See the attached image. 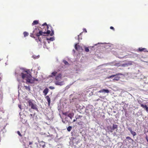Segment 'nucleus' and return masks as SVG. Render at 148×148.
<instances>
[{
    "label": "nucleus",
    "mask_w": 148,
    "mask_h": 148,
    "mask_svg": "<svg viewBox=\"0 0 148 148\" xmlns=\"http://www.w3.org/2000/svg\"><path fill=\"white\" fill-rule=\"evenodd\" d=\"M40 27H37L34 29L33 33L36 35V36L38 37V39L39 41L41 42L42 41V39L40 37V36L41 35L45 36V34H49L51 32V31L50 30H47L46 32H43L40 29Z\"/></svg>",
    "instance_id": "obj_1"
},
{
    "label": "nucleus",
    "mask_w": 148,
    "mask_h": 148,
    "mask_svg": "<svg viewBox=\"0 0 148 148\" xmlns=\"http://www.w3.org/2000/svg\"><path fill=\"white\" fill-rule=\"evenodd\" d=\"M30 73L29 70H27L24 71L23 72L21 73L22 78L23 79H25L26 80V83H33L34 81V80L31 79L32 76L30 74Z\"/></svg>",
    "instance_id": "obj_2"
},
{
    "label": "nucleus",
    "mask_w": 148,
    "mask_h": 148,
    "mask_svg": "<svg viewBox=\"0 0 148 148\" xmlns=\"http://www.w3.org/2000/svg\"><path fill=\"white\" fill-rule=\"evenodd\" d=\"M62 76L61 74L59 73L56 76L55 79L56 81L55 82V84L56 85L61 86L63 85L62 83L63 82H60L59 81L62 79Z\"/></svg>",
    "instance_id": "obj_3"
},
{
    "label": "nucleus",
    "mask_w": 148,
    "mask_h": 148,
    "mask_svg": "<svg viewBox=\"0 0 148 148\" xmlns=\"http://www.w3.org/2000/svg\"><path fill=\"white\" fill-rule=\"evenodd\" d=\"M28 103H29V106H30L32 109L36 110H38L37 105L36 104L34 103L31 101L29 100L28 101Z\"/></svg>",
    "instance_id": "obj_4"
},
{
    "label": "nucleus",
    "mask_w": 148,
    "mask_h": 148,
    "mask_svg": "<svg viewBox=\"0 0 148 148\" xmlns=\"http://www.w3.org/2000/svg\"><path fill=\"white\" fill-rule=\"evenodd\" d=\"M98 92L100 93H109L110 91L108 89H103L101 90H100Z\"/></svg>",
    "instance_id": "obj_5"
},
{
    "label": "nucleus",
    "mask_w": 148,
    "mask_h": 148,
    "mask_svg": "<svg viewBox=\"0 0 148 148\" xmlns=\"http://www.w3.org/2000/svg\"><path fill=\"white\" fill-rule=\"evenodd\" d=\"M140 106L143 108L145 109L147 112L148 113V107L146 105H144L143 104H141Z\"/></svg>",
    "instance_id": "obj_6"
},
{
    "label": "nucleus",
    "mask_w": 148,
    "mask_h": 148,
    "mask_svg": "<svg viewBox=\"0 0 148 148\" xmlns=\"http://www.w3.org/2000/svg\"><path fill=\"white\" fill-rule=\"evenodd\" d=\"M77 44H76L75 46V47L76 50L79 51L80 49H81L82 47L79 45H77Z\"/></svg>",
    "instance_id": "obj_7"
},
{
    "label": "nucleus",
    "mask_w": 148,
    "mask_h": 148,
    "mask_svg": "<svg viewBox=\"0 0 148 148\" xmlns=\"http://www.w3.org/2000/svg\"><path fill=\"white\" fill-rule=\"evenodd\" d=\"M118 126L116 124H113V126L112 127H110V129L111 130V131L112 132V131L114 130L115 129H116L117 128Z\"/></svg>",
    "instance_id": "obj_8"
},
{
    "label": "nucleus",
    "mask_w": 148,
    "mask_h": 148,
    "mask_svg": "<svg viewBox=\"0 0 148 148\" xmlns=\"http://www.w3.org/2000/svg\"><path fill=\"white\" fill-rule=\"evenodd\" d=\"M46 98L47 99V101H48V104L49 106H50V103H51V99L50 97H49V96L48 95H47L46 97Z\"/></svg>",
    "instance_id": "obj_9"
},
{
    "label": "nucleus",
    "mask_w": 148,
    "mask_h": 148,
    "mask_svg": "<svg viewBox=\"0 0 148 148\" xmlns=\"http://www.w3.org/2000/svg\"><path fill=\"white\" fill-rule=\"evenodd\" d=\"M49 92V89L47 88H45L43 91L45 95H46Z\"/></svg>",
    "instance_id": "obj_10"
},
{
    "label": "nucleus",
    "mask_w": 148,
    "mask_h": 148,
    "mask_svg": "<svg viewBox=\"0 0 148 148\" xmlns=\"http://www.w3.org/2000/svg\"><path fill=\"white\" fill-rule=\"evenodd\" d=\"M47 40H50L51 41H53L54 40V38L53 37H50V38H47ZM49 43H50V42L48 41Z\"/></svg>",
    "instance_id": "obj_11"
},
{
    "label": "nucleus",
    "mask_w": 148,
    "mask_h": 148,
    "mask_svg": "<svg viewBox=\"0 0 148 148\" xmlns=\"http://www.w3.org/2000/svg\"><path fill=\"white\" fill-rule=\"evenodd\" d=\"M129 65H130L129 63H125L124 64H121V66L123 67H125L128 66Z\"/></svg>",
    "instance_id": "obj_12"
},
{
    "label": "nucleus",
    "mask_w": 148,
    "mask_h": 148,
    "mask_svg": "<svg viewBox=\"0 0 148 148\" xmlns=\"http://www.w3.org/2000/svg\"><path fill=\"white\" fill-rule=\"evenodd\" d=\"M38 23V21L37 20H35L34 21L33 23H32V25H37Z\"/></svg>",
    "instance_id": "obj_13"
},
{
    "label": "nucleus",
    "mask_w": 148,
    "mask_h": 148,
    "mask_svg": "<svg viewBox=\"0 0 148 148\" xmlns=\"http://www.w3.org/2000/svg\"><path fill=\"white\" fill-rule=\"evenodd\" d=\"M24 87H25V89L29 91H30V89L29 86H25Z\"/></svg>",
    "instance_id": "obj_14"
},
{
    "label": "nucleus",
    "mask_w": 148,
    "mask_h": 148,
    "mask_svg": "<svg viewBox=\"0 0 148 148\" xmlns=\"http://www.w3.org/2000/svg\"><path fill=\"white\" fill-rule=\"evenodd\" d=\"M57 72L56 71H54V72H52L51 73V74H52L51 77H52V76H55L57 74Z\"/></svg>",
    "instance_id": "obj_15"
},
{
    "label": "nucleus",
    "mask_w": 148,
    "mask_h": 148,
    "mask_svg": "<svg viewBox=\"0 0 148 148\" xmlns=\"http://www.w3.org/2000/svg\"><path fill=\"white\" fill-rule=\"evenodd\" d=\"M23 34L24 35V37H26L27 36H28L29 34L27 32H23Z\"/></svg>",
    "instance_id": "obj_16"
},
{
    "label": "nucleus",
    "mask_w": 148,
    "mask_h": 148,
    "mask_svg": "<svg viewBox=\"0 0 148 148\" xmlns=\"http://www.w3.org/2000/svg\"><path fill=\"white\" fill-rule=\"evenodd\" d=\"M73 114L72 113H69L68 115V116L70 117L71 119H72V116H73Z\"/></svg>",
    "instance_id": "obj_17"
},
{
    "label": "nucleus",
    "mask_w": 148,
    "mask_h": 148,
    "mask_svg": "<svg viewBox=\"0 0 148 148\" xmlns=\"http://www.w3.org/2000/svg\"><path fill=\"white\" fill-rule=\"evenodd\" d=\"M120 77H119L116 76L113 79V80H116V81H118Z\"/></svg>",
    "instance_id": "obj_18"
},
{
    "label": "nucleus",
    "mask_w": 148,
    "mask_h": 148,
    "mask_svg": "<svg viewBox=\"0 0 148 148\" xmlns=\"http://www.w3.org/2000/svg\"><path fill=\"white\" fill-rule=\"evenodd\" d=\"M44 25H46L47 27V30H49L48 29L49 28V26L46 23H44L43 24H42V26H43Z\"/></svg>",
    "instance_id": "obj_19"
},
{
    "label": "nucleus",
    "mask_w": 148,
    "mask_h": 148,
    "mask_svg": "<svg viewBox=\"0 0 148 148\" xmlns=\"http://www.w3.org/2000/svg\"><path fill=\"white\" fill-rule=\"evenodd\" d=\"M130 133L133 135V136H136V133L135 132L133 131H132V132H131Z\"/></svg>",
    "instance_id": "obj_20"
},
{
    "label": "nucleus",
    "mask_w": 148,
    "mask_h": 148,
    "mask_svg": "<svg viewBox=\"0 0 148 148\" xmlns=\"http://www.w3.org/2000/svg\"><path fill=\"white\" fill-rule=\"evenodd\" d=\"M105 43H98L97 44H95L94 45V46H93V47L95 46H97L98 45H99L102 44H103Z\"/></svg>",
    "instance_id": "obj_21"
},
{
    "label": "nucleus",
    "mask_w": 148,
    "mask_h": 148,
    "mask_svg": "<svg viewBox=\"0 0 148 148\" xmlns=\"http://www.w3.org/2000/svg\"><path fill=\"white\" fill-rule=\"evenodd\" d=\"M72 129V127L71 126H69L67 128V130L68 131L70 132Z\"/></svg>",
    "instance_id": "obj_22"
},
{
    "label": "nucleus",
    "mask_w": 148,
    "mask_h": 148,
    "mask_svg": "<svg viewBox=\"0 0 148 148\" xmlns=\"http://www.w3.org/2000/svg\"><path fill=\"white\" fill-rule=\"evenodd\" d=\"M30 36L32 38H35V37L34 36V34L33 33H31Z\"/></svg>",
    "instance_id": "obj_23"
},
{
    "label": "nucleus",
    "mask_w": 148,
    "mask_h": 148,
    "mask_svg": "<svg viewBox=\"0 0 148 148\" xmlns=\"http://www.w3.org/2000/svg\"><path fill=\"white\" fill-rule=\"evenodd\" d=\"M63 62L66 65H67L69 64L68 62L65 60H63Z\"/></svg>",
    "instance_id": "obj_24"
},
{
    "label": "nucleus",
    "mask_w": 148,
    "mask_h": 148,
    "mask_svg": "<svg viewBox=\"0 0 148 148\" xmlns=\"http://www.w3.org/2000/svg\"><path fill=\"white\" fill-rule=\"evenodd\" d=\"M145 49H146L145 48H139V51H144Z\"/></svg>",
    "instance_id": "obj_25"
},
{
    "label": "nucleus",
    "mask_w": 148,
    "mask_h": 148,
    "mask_svg": "<svg viewBox=\"0 0 148 148\" xmlns=\"http://www.w3.org/2000/svg\"><path fill=\"white\" fill-rule=\"evenodd\" d=\"M85 50L86 52H88L89 51V49L88 47H86L85 48Z\"/></svg>",
    "instance_id": "obj_26"
},
{
    "label": "nucleus",
    "mask_w": 148,
    "mask_h": 148,
    "mask_svg": "<svg viewBox=\"0 0 148 148\" xmlns=\"http://www.w3.org/2000/svg\"><path fill=\"white\" fill-rule=\"evenodd\" d=\"M51 29V33L50 34V36H53L54 34V31Z\"/></svg>",
    "instance_id": "obj_27"
},
{
    "label": "nucleus",
    "mask_w": 148,
    "mask_h": 148,
    "mask_svg": "<svg viewBox=\"0 0 148 148\" xmlns=\"http://www.w3.org/2000/svg\"><path fill=\"white\" fill-rule=\"evenodd\" d=\"M116 76V75H110L108 77V78H112V77H114Z\"/></svg>",
    "instance_id": "obj_28"
},
{
    "label": "nucleus",
    "mask_w": 148,
    "mask_h": 148,
    "mask_svg": "<svg viewBox=\"0 0 148 148\" xmlns=\"http://www.w3.org/2000/svg\"><path fill=\"white\" fill-rule=\"evenodd\" d=\"M126 139H128L129 140H131L132 141H133V140L129 136H127L126 137Z\"/></svg>",
    "instance_id": "obj_29"
},
{
    "label": "nucleus",
    "mask_w": 148,
    "mask_h": 148,
    "mask_svg": "<svg viewBox=\"0 0 148 148\" xmlns=\"http://www.w3.org/2000/svg\"><path fill=\"white\" fill-rule=\"evenodd\" d=\"M82 33H80V34H79V35H78V40L79 41V40H80V39H82V38H81V39H80V38H79V36H80V35H82Z\"/></svg>",
    "instance_id": "obj_30"
},
{
    "label": "nucleus",
    "mask_w": 148,
    "mask_h": 148,
    "mask_svg": "<svg viewBox=\"0 0 148 148\" xmlns=\"http://www.w3.org/2000/svg\"><path fill=\"white\" fill-rule=\"evenodd\" d=\"M18 134L20 136H22V135L21 134V133H20V132L19 131H18L17 132Z\"/></svg>",
    "instance_id": "obj_31"
},
{
    "label": "nucleus",
    "mask_w": 148,
    "mask_h": 148,
    "mask_svg": "<svg viewBox=\"0 0 148 148\" xmlns=\"http://www.w3.org/2000/svg\"><path fill=\"white\" fill-rule=\"evenodd\" d=\"M49 88L50 89H52V90L54 89H55L54 87L53 86H50L49 87Z\"/></svg>",
    "instance_id": "obj_32"
},
{
    "label": "nucleus",
    "mask_w": 148,
    "mask_h": 148,
    "mask_svg": "<svg viewBox=\"0 0 148 148\" xmlns=\"http://www.w3.org/2000/svg\"><path fill=\"white\" fill-rule=\"evenodd\" d=\"M128 130L130 131V132H132V128H130V127H129L128 128Z\"/></svg>",
    "instance_id": "obj_33"
},
{
    "label": "nucleus",
    "mask_w": 148,
    "mask_h": 148,
    "mask_svg": "<svg viewBox=\"0 0 148 148\" xmlns=\"http://www.w3.org/2000/svg\"><path fill=\"white\" fill-rule=\"evenodd\" d=\"M82 117V116L79 115V116H78V117L76 119H79V118H81Z\"/></svg>",
    "instance_id": "obj_34"
},
{
    "label": "nucleus",
    "mask_w": 148,
    "mask_h": 148,
    "mask_svg": "<svg viewBox=\"0 0 148 148\" xmlns=\"http://www.w3.org/2000/svg\"><path fill=\"white\" fill-rule=\"evenodd\" d=\"M18 107L20 108L21 110V105H18Z\"/></svg>",
    "instance_id": "obj_35"
},
{
    "label": "nucleus",
    "mask_w": 148,
    "mask_h": 148,
    "mask_svg": "<svg viewBox=\"0 0 148 148\" xmlns=\"http://www.w3.org/2000/svg\"><path fill=\"white\" fill-rule=\"evenodd\" d=\"M110 28L111 29H113V30H114V28L112 26L110 27Z\"/></svg>",
    "instance_id": "obj_36"
},
{
    "label": "nucleus",
    "mask_w": 148,
    "mask_h": 148,
    "mask_svg": "<svg viewBox=\"0 0 148 148\" xmlns=\"http://www.w3.org/2000/svg\"><path fill=\"white\" fill-rule=\"evenodd\" d=\"M30 117L31 118V117H34V115H33V116H33V115L32 114H31L30 115Z\"/></svg>",
    "instance_id": "obj_37"
},
{
    "label": "nucleus",
    "mask_w": 148,
    "mask_h": 148,
    "mask_svg": "<svg viewBox=\"0 0 148 148\" xmlns=\"http://www.w3.org/2000/svg\"><path fill=\"white\" fill-rule=\"evenodd\" d=\"M123 74L121 73H118L116 75H122Z\"/></svg>",
    "instance_id": "obj_38"
},
{
    "label": "nucleus",
    "mask_w": 148,
    "mask_h": 148,
    "mask_svg": "<svg viewBox=\"0 0 148 148\" xmlns=\"http://www.w3.org/2000/svg\"><path fill=\"white\" fill-rule=\"evenodd\" d=\"M74 148H81V147H77L75 146V147Z\"/></svg>",
    "instance_id": "obj_39"
},
{
    "label": "nucleus",
    "mask_w": 148,
    "mask_h": 148,
    "mask_svg": "<svg viewBox=\"0 0 148 148\" xmlns=\"http://www.w3.org/2000/svg\"><path fill=\"white\" fill-rule=\"evenodd\" d=\"M146 139L147 142V143H148V137H147V136H146Z\"/></svg>",
    "instance_id": "obj_40"
},
{
    "label": "nucleus",
    "mask_w": 148,
    "mask_h": 148,
    "mask_svg": "<svg viewBox=\"0 0 148 148\" xmlns=\"http://www.w3.org/2000/svg\"><path fill=\"white\" fill-rule=\"evenodd\" d=\"M63 114L64 115H66L67 114V112H65V113H63Z\"/></svg>",
    "instance_id": "obj_41"
},
{
    "label": "nucleus",
    "mask_w": 148,
    "mask_h": 148,
    "mask_svg": "<svg viewBox=\"0 0 148 148\" xmlns=\"http://www.w3.org/2000/svg\"><path fill=\"white\" fill-rule=\"evenodd\" d=\"M33 143L32 142H29V145H32Z\"/></svg>",
    "instance_id": "obj_42"
},
{
    "label": "nucleus",
    "mask_w": 148,
    "mask_h": 148,
    "mask_svg": "<svg viewBox=\"0 0 148 148\" xmlns=\"http://www.w3.org/2000/svg\"><path fill=\"white\" fill-rule=\"evenodd\" d=\"M76 121V119H74L73 120V122H75Z\"/></svg>",
    "instance_id": "obj_43"
},
{
    "label": "nucleus",
    "mask_w": 148,
    "mask_h": 148,
    "mask_svg": "<svg viewBox=\"0 0 148 148\" xmlns=\"http://www.w3.org/2000/svg\"><path fill=\"white\" fill-rule=\"evenodd\" d=\"M85 30V31L86 32L87 31H86V30L85 29H84V31Z\"/></svg>",
    "instance_id": "obj_44"
},
{
    "label": "nucleus",
    "mask_w": 148,
    "mask_h": 148,
    "mask_svg": "<svg viewBox=\"0 0 148 148\" xmlns=\"http://www.w3.org/2000/svg\"><path fill=\"white\" fill-rule=\"evenodd\" d=\"M44 146H45V145H43V147Z\"/></svg>",
    "instance_id": "obj_45"
},
{
    "label": "nucleus",
    "mask_w": 148,
    "mask_h": 148,
    "mask_svg": "<svg viewBox=\"0 0 148 148\" xmlns=\"http://www.w3.org/2000/svg\"><path fill=\"white\" fill-rule=\"evenodd\" d=\"M35 80H36V81H38V80H37V79H35Z\"/></svg>",
    "instance_id": "obj_46"
},
{
    "label": "nucleus",
    "mask_w": 148,
    "mask_h": 148,
    "mask_svg": "<svg viewBox=\"0 0 148 148\" xmlns=\"http://www.w3.org/2000/svg\"><path fill=\"white\" fill-rule=\"evenodd\" d=\"M50 27H51V28H52V27H51L50 26Z\"/></svg>",
    "instance_id": "obj_47"
},
{
    "label": "nucleus",
    "mask_w": 148,
    "mask_h": 148,
    "mask_svg": "<svg viewBox=\"0 0 148 148\" xmlns=\"http://www.w3.org/2000/svg\"><path fill=\"white\" fill-rule=\"evenodd\" d=\"M122 103H124V102H122Z\"/></svg>",
    "instance_id": "obj_48"
},
{
    "label": "nucleus",
    "mask_w": 148,
    "mask_h": 148,
    "mask_svg": "<svg viewBox=\"0 0 148 148\" xmlns=\"http://www.w3.org/2000/svg\"><path fill=\"white\" fill-rule=\"evenodd\" d=\"M148 148V147H146V148Z\"/></svg>",
    "instance_id": "obj_49"
}]
</instances>
